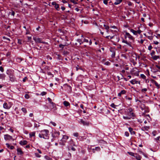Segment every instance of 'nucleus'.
Masks as SVG:
<instances>
[{"label": "nucleus", "mask_w": 160, "mask_h": 160, "mask_svg": "<svg viewBox=\"0 0 160 160\" xmlns=\"http://www.w3.org/2000/svg\"><path fill=\"white\" fill-rule=\"evenodd\" d=\"M3 107L5 109H9L11 107V106L6 102H5L3 104Z\"/></svg>", "instance_id": "10"}, {"label": "nucleus", "mask_w": 160, "mask_h": 160, "mask_svg": "<svg viewBox=\"0 0 160 160\" xmlns=\"http://www.w3.org/2000/svg\"><path fill=\"white\" fill-rule=\"evenodd\" d=\"M78 139L81 140H83L84 139V137L82 136H80L79 137Z\"/></svg>", "instance_id": "50"}, {"label": "nucleus", "mask_w": 160, "mask_h": 160, "mask_svg": "<svg viewBox=\"0 0 160 160\" xmlns=\"http://www.w3.org/2000/svg\"><path fill=\"white\" fill-rule=\"evenodd\" d=\"M22 112L24 113H26L27 112V110L26 108H22Z\"/></svg>", "instance_id": "32"}, {"label": "nucleus", "mask_w": 160, "mask_h": 160, "mask_svg": "<svg viewBox=\"0 0 160 160\" xmlns=\"http://www.w3.org/2000/svg\"><path fill=\"white\" fill-rule=\"evenodd\" d=\"M52 5H54L55 6L56 5L57 3L55 2H52Z\"/></svg>", "instance_id": "63"}, {"label": "nucleus", "mask_w": 160, "mask_h": 160, "mask_svg": "<svg viewBox=\"0 0 160 160\" xmlns=\"http://www.w3.org/2000/svg\"><path fill=\"white\" fill-rule=\"evenodd\" d=\"M33 39L37 43H41L42 42V39L41 38H39L37 37H34Z\"/></svg>", "instance_id": "7"}, {"label": "nucleus", "mask_w": 160, "mask_h": 160, "mask_svg": "<svg viewBox=\"0 0 160 160\" xmlns=\"http://www.w3.org/2000/svg\"><path fill=\"white\" fill-rule=\"evenodd\" d=\"M103 26H104V27H105V29L106 30L109 29V27L108 26H107L105 24H104Z\"/></svg>", "instance_id": "37"}, {"label": "nucleus", "mask_w": 160, "mask_h": 160, "mask_svg": "<svg viewBox=\"0 0 160 160\" xmlns=\"http://www.w3.org/2000/svg\"><path fill=\"white\" fill-rule=\"evenodd\" d=\"M152 134L153 136H155L156 135V132L155 131L153 132Z\"/></svg>", "instance_id": "62"}, {"label": "nucleus", "mask_w": 160, "mask_h": 160, "mask_svg": "<svg viewBox=\"0 0 160 160\" xmlns=\"http://www.w3.org/2000/svg\"><path fill=\"white\" fill-rule=\"evenodd\" d=\"M130 31L134 35H136L137 34V32H136V31H135L133 29H130Z\"/></svg>", "instance_id": "25"}, {"label": "nucleus", "mask_w": 160, "mask_h": 160, "mask_svg": "<svg viewBox=\"0 0 160 160\" xmlns=\"http://www.w3.org/2000/svg\"><path fill=\"white\" fill-rule=\"evenodd\" d=\"M134 157L136 158V159L137 160H141V157L137 153H135Z\"/></svg>", "instance_id": "13"}, {"label": "nucleus", "mask_w": 160, "mask_h": 160, "mask_svg": "<svg viewBox=\"0 0 160 160\" xmlns=\"http://www.w3.org/2000/svg\"><path fill=\"white\" fill-rule=\"evenodd\" d=\"M125 135L127 137H128L129 136V133L127 132H125Z\"/></svg>", "instance_id": "46"}, {"label": "nucleus", "mask_w": 160, "mask_h": 160, "mask_svg": "<svg viewBox=\"0 0 160 160\" xmlns=\"http://www.w3.org/2000/svg\"><path fill=\"white\" fill-rule=\"evenodd\" d=\"M55 8L58 11L59 10V5L58 4H57L55 6Z\"/></svg>", "instance_id": "28"}, {"label": "nucleus", "mask_w": 160, "mask_h": 160, "mask_svg": "<svg viewBox=\"0 0 160 160\" xmlns=\"http://www.w3.org/2000/svg\"><path fill=\"white\" fill-rule=\"evenodd\" d=\"M125 36L126 38H128L129 39L132 41L134 40V38L128 32H126Z\"/></svg>", "instance_id": "5"}, {"label": "nucleus", "mask_w": 160, "mask_h": 160, "mask_svg": "<svg viewBox=\"0 0 160 160\" xmlns=\"http://www.w3.org/2000/svg\"><path fill=\"white\" fill-rule=\"evenodd\" d=\"M144 110V112H143L142 113V115H144V114L146 113V112H149V111L148 110V109H147V108H145V109Z\"/></svg>", "instance_id": "31"}, {"label": "nucleus", "mask_w": 160, "mask_h": 160, "mask_svg": "<svg viewBox=\"0 0 160 160\" xmlns=\"http://www.w3.org/2000/svg\"><path fill=\"white\" fill-rule=\"evenodd\" d=\"M128 129L131 134L133 135L135 134V132L134 131H133V129L132 128L130 127L128 128Z\"/></svg>", "instance_id": "18"}, {"label": "nucleus", "mask_w": 160, "mask_h": 160, "mask_svg": "<svg viewBox=\"0 0 160 160\" xmlns=\"http://www.w3.org/2000/svg\"><path fill=\"white\" fill-rule=\"evenodd\" d=\"M34 126L35 127L37 128V127H39V125H38L36 123H35L34 124Z\"/></svg>", "instance_id": "58"}, {"label": "nucleus", "mask_w": 160, "mask_h": 160, "mask_svg": "<svg viewBox=\"0 0 160 160\" xmlns=\"http://www.w3.org/2000/svg\"><path fill=\"white\" fill-rule=\"evenodd\" d=\"M27 142L26 140H23L22 141H21L20 142V144L22 145H26L27 144Z\"/></svg>", "instance_id": "16"}, {"label": "nucleus", "mask_w": 160, "mask_h": 160, "mask_svg": "<svg viewBox=\"0 0 160 160\" xmlns=\"http://www.w3.org/2000/svg\"><path fill=\"white\" fill-rule=\"evenodd\" d=\"M25 97L26 99H28L29 98V96L28 94H26L25 95Z\"/></svg>", "instance_id": "45"}, {"label": "nucleus", "mask_w": 160, "mask_h": 160, "mask_svg": "<svg viewBox=\"0 0 160 160\" xmlns=\"http://www.w3.org/2000/svg\"><path fill=\"white\" fill-rule=\"evenodd\" d=\"M128 153L130 155L132 156H134L135 153L132 152H128Z\"/></svg>", "instance_id": "29"}, {"label": "nucleus", "mask_w": 160, "mask_h": 160, "mask_svg": "<svg viewBox=\"0 0 160 160\" xmlns=\"http://www.w3.org/2000/svg\"><path fill=\"white\" fill-rule=\"evenodd\" d=\"M147 88H145L142 89V92H145L147 91Z\"/></svg>", "instance_id": "52"}, {"label": "nucleus", "mask_w": 160, "mask_h": 160, "mask_svg": "<svg viewBox=\"0 0 160 160\" xmlns=\"http://www.w3.org/2000/svg\"><path fill=\"white\" fill-rule=\"evenodd\" d=\"M63 104L65 106L67 107L70 105V103L67 101H64L63 102Z\"/></svg>", "instance_id": "20"}, {"label": "nucleus", "mask_w": 160, "mask_h": 160, "mask_svg": "<svg viewBox=\"0 0 160 160\" xmlns=\"http://www.w3.org/2000/svg\"><path fill=\"white\" fill-rule=\"evenodd\" d=\"M48 101L50 103H51V102H53L52 101V100L51 99L49 98H48Z\"/></svg>", "instance_id": "51"}, {"label": "nucleus", "mask_w": 160, "mask_h": 160, "mask_svg": "<svg viewBox=\"0 0 160 160\" xmlns=\"http://www.w3.org/2000/svg\"><path fill=\"white\" fill-rule=\"evenodd\" d=\"M17 153L18 154L22 155L23 152L21 150V149L20 148H18L17 149Z\"/></svg>", "instance_id": "15"}, {"label": "nucleus", "mask_w": 160, "mask_h": 160, "mask_svg": "<svg viewBox=\"0 0 160 160\" xmlns=\"http://www.w3.org/2000/svg\"><path fill=\"white\" fill-rule=\"evenodd\" d=\"M132 109L131 108H129L128 109V112H132Z\"/></svg>", "instance_id": "47"}, {"label": "nucleus", "mask_w": 160, "mask_h": 160, "mask_svg": "<svg viewBox=\"0 0 160 160\" xmlns=\"http://www.w3.org/2000/svg\"><path fill=\"white\" fill-rule=\"evenodd\" d=\"M126 92V91L124 90H122L120 93L118 94V96L119 97H120L122 94H124Z\"/></svg>", "instance_id": "17"}, {"label": "nucleus", "mask_w": 160, "mask_h": 160, "mask_svg": "<svg viewBox=\"0 0 160 160\" xmlns=\"http://www.w3.org/2000/svg\"><path fill=\"white\" fill-rule=\"evenodd\" d=\"M159 56H154L152 57V58L154 60H157V59H158L159 58Z\"/></svg>", "instance_id": "26"}, {"label": "nucleus", "mask_w": 160, "mask_h": 160, "mask_svg": "<svg viewBox=\"0 0 160 160\" xmlns=\"http://www.w3.org/2000/svg\"><path fill=\"white\" fill-rule=\"evenodd\" d=\"M64 45H62V44H60L59 45V47L60 48H64Z\"/></svg>", "instance_id": "60"}, {"label": "nucleus", "mask_w": 160, "mask_h": 160, "mask_svg": "<svg viewBox=\"0 0 160 160\" xmlns=\"http://www.w3.org/2000/svg\"><path fill=\"white\" fill-rule=\"evenodd\" d=\"M123 118L125 119H129L131 118V117L128 116H123Z\"/></svg>", "instance_id": "30"}, {"label": "nucleus", "mask_w": 160, "mask_h": 160, "mask_svg": "<svg viewBox=\"0 0 160 160\" xmlns=\"http://www.w3.org/2000/svg\"><path fill=\"white\" fill-rule=\"evenodd\" d=\"M140 76L143 79H145L146 78V76L143 74H141Z\"/></svg>", "instance_id": "44"}, {"label": "nucleus", "mask_w": 160, "mask_h": 160, "mask_svg": "<svg viewBox=\"0 0 160 160\" xmlns=\"http://www.w3.org/2000/svg\"><path fill=\"white\" fill-rule=\"evenodd\" d=\"M152 82H153V83L155 84V86L158 88H159V85L158 84V83L155 81L153 80Z\"/></svg>", "instance_id": "22"}, {"label": "nucleus", "mask_w": 160, "mask_h": 160, "mask_svg": "<svg viewBox=\"0 0 160 160\" xmlns=\"http://www.w3.org/2000/svg\"><path fill=\"white\" fill-rule=\"evenodd\" d=\"M148 34L149 35L152 36V32L150 30L148 31Z\"/></svg>", "instance_id": "39"}, {"label": "nucleus", "mask_w": 160, "mask_h": 160, "mask_svg": "<svg viewBox=\"0 0 160 160\" xmlns=\"http://www.w3.org/2000/svg\"><path fill=\"white\" fill-rule=\"evenodd\" d=\"M4 138L6 140H14L12 137L8 134L5 135L4 136Z\"/></svg>", "instance_id": "8"}, {"label": "nucleus", "mask_w": 160, "mask_h": 160, "mask_svg": "<svg viewBox=\"0 0 160 160\" xmlns=\"http://www.w3.org/2000/svg\"><path fill=\"white\" fill-rule=\"evenodd\" d=\"M160 138V136H159V137H158L157 138H155L154 139L156 140H159Z\"/></svg>", "instance_id": "64"}, {"label": "nucleus", "mask_w": 160, "mask_h": 160, "mask_svg": "<svg viewBox=\"0 0 160 160\" xmlns=\"http://www.w3.org/2000/svg\"><path fill=\"white\" fill-rule=\"evenodd\" d=\"M110 106L113 108H115L116 105H115L113 103H112L111 104Z\"/></svg>", "instance_id": "41"}, {"label": "nucleus", "mask_w": 160, "mask_h": 160, "mask_svg": "<svg viewBox=\"0 0 160 160\" xmlns=\"http://www.w3.org/2000/svg\"><path fill=\"white\" fill-rule=\"evenodd\" d=\"M35 156L38 158H40L41 157V155H39V154L37 153H35Z\"/></svg>", "instance_id": "34"}, {"label": "nucleus", "mask_w": 160, "mask_h": 160, "mask_svg": "<svg viewBox=\"0 0 160 160\" xmlns=\"http://www.w3.org/2000/svg\"><path fill=\"white\" fill-rule=\"evenodd\" d=\"M148 128L149 127L147 126H144L142 127L141 129L142 130L144 131L145 130H148Z\"/></svg>", "instance_id": "27"}, {"label": "nucleus", "mask_w": 160, "mask_h": 160, "mask_svg": "<svg viewBox=\"0 0 160 160\" xmlns=\"http://www.w3.org/2000/svg\"><path fill=\"white\" fill-rule=\"evenodd\" d=\"M46 93H47L46 92H42L41 93L40 95L43 96L44 95H45L46 94Z\"/></svg>", "instance_id": "38"}, {"label": "nucleus", "mask_w": 160, "mask_h": 160, "mask_svg": "<svg viewBox=\"0 0 160 160\" xmlns=\"http://www.w3.org/2000/svg\"><path fill=\"white\" fill-rule=\"evenodd\" d=\"M28 42H30L31 41L32 38L31 37H28Z\"/></svg>", "instance_id": "55"}, {"label": "nucleus", "mask_w": 160, "mask_h": 160, "mask_svg": "<svg viewBox=\"0 0 160 160\" xmlns=\"http://www.w3.org/2000/svg\"><path fill=\"white\" fill-rule=\"evenodd\" d=\"M136 32H137V33H138L139 34H140L142 32L139 29L136 31Z\"/></svg>", "instance_id": "59"}, {"label": "nucleus", "mask_w": 160, "mask_h": 160, "mask_svg": "<svg viewBox=\"0 0 160 160\" xmlns=\"http://www.w3.org/2000/svg\"><path fill=\"white\" fill-rule=\"evenodd\" d=\"M35 132H33L30 133L29 134L30 137H34L35 136Z\"/></svg>", "instance_id": "23"}, {"label": "nucleus", "mask_w": 160, "mask_h": 160, "mask_svg": "<svg viewBox=\"0 0 160 160\" xmlns=\"http://www.w3.org/2000/svg\"><path fill=\"white\" fill-rule=\"evenodd\" d=\"M60 135V132L56 131L52 134V138L51 139V141L53 142L55 140H58V137Z\"/></svg>", "instance_id": "2"}, {"label": "nucleus", "mask_w": 160, "mask_h": 160, "mask_svg": "<svg viewBox=\"0 0 160 160\" xmlns=\"http://www.w3.org/2000/svg\"><path fill=\"white\" fill-rule=\"evenodd\" d=\"M140 108L142 110H143L145 109V105L143 104H142L140 106Z\"/></svg>", "instance_id": "24"}, {"label": "nucleus", "mask_w": 160, "mask_h": 160, "mask_svg": "<svg viewBox=\"0 0 160 160\" xmlns=\"http://www.w3.org/2000/svg\"><path fill=\"white\" fill-rule=\"evenodd\" d=\"M128 115L129 117H131V118L132 117L134 116V113L132 112H128Z\"/></svg>", "instance_id": "21"}, {"label": "nucleus", "mask_w": 160, "mask_h": 160, "mask_svg": "<svg viewBox=\"0 0 160 160\" xmlns=\"http://www.w3.org/2000/svg\"><path fill=\"white\" fill-rule=\"evenodd\" d=\"M83 42H88V40L86 38H85L84 39Z\"/></svg>", "instance_id": "57"}, {"label": "nucleus", "mask_w": 160, "mask_h": 160, "mask_svg": "<svg viewBox=\"0 0 160 160\" xmlns=\"http://www.w3.org/2000/svg\"><path fill=\"white\" fill-rule=\"evenodd\" d=\"M103 3L107 5L108 4V1H107V0H104L103 1Z\"/></svg>", "instance_id": "56"}, {"label": "nucleus", "mask_w": 160, "mask_h": 160, "mask_svg": "<svg viewBox=\"0 0 160 160\" xmlns=\"http://www.w3.org/2000/svg\"><path fill=\"white\" fill-rule=\"evenodd\" d=\"M148 38L150 40H152V36L149 35L148 36Z\"/></svg>", "instance_id": "53"}, {"label": "nucleus", "mask_w": 160, "mask_h": 160, "mask_svg": "<svg viewBox=\"0 0 160 160\" xmlns=\"http://www.w3.org/2000/svg\"><path fill=\"white\" fill-rule=\"evenodd\" d=\"M0 71H1L2 72H3L4 71V69L2 67H0Z\"/></svg>", "instance_id": "54"}, {"label": "nucleus", "mask_w": 160, "mask_h": 160, "mask_svg": "<svg viewBox=\"0 0 160 160\" xmlns=\"http://www.w3.org/2000/svg\"><path fill=\"white\" fill-rule=\"evenodd\" d=\"M38 136L40 138H43L45 139H48L49 137V131L48 130L44 129L40 131V133Z\"/></svg>", "instance_id": "1"}, {"label": "nucleus", "mask_w": 160, "mask_h": 160, "mask_svg": "<svg viewBox=\"0 0 160 160\" xmlns=\"http://www.w3.org/2000/svg\"><path fill=\"white\" fill-rule=\"evenodd\" d=\"M122 0H116L115 2L114 3V4L115 5H117L120 3L122 1Z\"/></svg>", "instance_id": "19"}, {"label": "nucleus", "mask_w": 160, "mask_h": 160, "mask_svg": "<svg viewBox=\"0 0 160 160\" xmlns=\"http://www.w3.org/2000/svg\"><path fill=\"white\" fill-rule=\"evenodd\" d=\"M139 152L140 153V154H142V155H143L145 157H147V156L143 152H142V151H139Z\"/></svg>", "instance_id": "35"}, {"label": "nucleus", "mask_w": 160, "mask_h": 160, "mask_svg": "<svg viewBox=\"0 0 160 160\" xmlns=\"http://www.w3.org/2000/svg\"><path fill=\"white\" fill-rule=\"evenodd\" d=\"M50 123L54 126H56V124L54 122L51 121L50 122Z\"/></svg>", "instance_id": "42"}, {"label": "nucleus", "mask_w": 160, "mask_h": 160, "mask_svg": "<svg viewBox=\"0 0 160 160\" xmlns=\"http://www.w3.org/2000/svg\"><path fill=\"white\" fill-rule=\"evenodd\" d=\"M68 143L69 145L68 146V150H69L71 148L72 146H74L75 144L72 139H70V140L68 142Z\"/></svg>", "instance_id": "6"}, {"label": "nucleus", "mask_w": 160, "mask_h": 160, "mask_svg": "<svg viewBox=\"0 0 160 160\" xmlns=\"http://www.w3.org/2000/svg\"><path fill=\"white\" fill-rule=\"evenodd\" d=\"M145 118H147V119L148 120H149V119H150V116L149 115H146L145 116Z\"/></svg>", "instance_id": "43"}, {"label": "nucleus", "mask_w": 160, "mask_h": 160, "mask_svg": "<svg viewBox=\"0 0 160 160\" xmlns=\"http://www.w3.org/2000/svg\"><path fill=\"white\" fill-rule=\"evenodd\" d=\"M44 158L46 160H50V158L48 156H45L44 157Z\"/></svg>", "instance_id": "40"}, {"label": "nucleus", "mask_w": 160, "mask_h": 160, "mask_svg": "<svg viewBox=\"0 0 160 160\" xmlns=\"http://www.w3.org/2000/svg\"><path fill=\"white\" fill-rule=\"evenodd\" d=\"M6 77V75L4 73H1L0 74V79L2 80H5Z\"/></svg>", "instance_id": "14"}, {"label": "nucleus", "mask_w": 160, "mask_h": 160, "mask_svg": "<svg viewBox=\"0 0 160 160\" xmlns=\"http://www.w3.org/2000/svg\"><path fill=\"white\" fill-rule=\"evenodd\" d=\"M50 107L51 108V110H52V109H53L54 110H56V106L55 104L53 102H51V103H50Z\"/></svg>", "instance_id": "11"}, {"label": "nucleus", "mask_w": 160, "mask_h": 160, "mask_svg": "<svg viewBox=\"0 0 160 160\" xmlns=\"http://www.w3.org/2000/svg\"><path fill=\"white\" fill-rule=\"evenodd\" d=\"M80 123L82 124L83 125L88 126L89 124V123L88 122H86L83 120L82 119H80L79 121Z\"/></svg>", "instance_id": "9"}, {"label": "nucleus", "mask_w": 160, "mask_h": 160, "mask_svg": "<svg viewBox=\"0 0 160 160\" xmlns=\"http://www.w3.org/2000/svg\"><path fill=\"white\" fill-rule=\"evenodd\" d=\"M105 64L107 65H110V63L108 62H106L105 63Z\"/></svg>", "instance_id": "48"}, {"label": "nucleus", "mask_w": 160, "mask_h": 160, "mask_svg": "<svg viewBox=\"0 0 160 160\" xmlns=\"http://www.w3.org/2000/svg\"><path fill=\"white\" fill-rule=\"evenodd\" d=\"M10 80L12 82H15L16 81V79L14 75L10 73L9 75Z\"/></svg>", "instance_id": "4"}, {"label": "nucleus", "mask_w": 160, "mask_h": 160, "mask_svg": "<svg viewBox=\"0 0 160 160\" xmlns=\"http://www.w3.org/2000/svg\"><path fill=\"white\" fill-rule=\"evenodd\" d=\"M68 138V137L65 135H63L62 138V139L61 140L62 142V143L60 142L59 144L62 145H65V143L66 142V140Z\"/></svg>", "instance_id": "3"}, {"label": "nucleus", "mask_w": 160, "mask_h": 160, "mask_svg": "<svg viewBox=\"0 0 160 160\" xmlns=\"http://www.w3.org/2000/svg\"><path fill=\"white\" fill-rule=\"evenodd\" d=\"M18 43L20 44H22V41L20 39L18 40Z\"/></svg>", "instance_id": "61"}, {"label": "nucleus", "mask_w": 160, "mask_h": 160, "mask_svg": "<svg viewBox=\"0 0 160 160\" xmlns=\"http://www.w3.org/2000/svg\"><path fill=\"white\" fill-rule=\"evenodd\" d=\"M73 135L75 137H78V132H75L73 133Z\"/></svg>", "instance_id": "36"}, {"label": "nucleus", "mask_w": 160, "mask_h": 160, "mask_svg": "<svg viewBox=\"0 0 160 160\" xmlns=\"http://www.w3.org/2000/svg\"><path fill=\"white\" fill-rule=\"evenodd\" d=\"M95 149L96 151H99L100 150V148L99 147H97L95 148V149H93V151H94ZM93 152H94V151H93Z\"/></svg>", "instance_id": "33"}, {"label": "nucleus", "mask_w": 160, "mask_h": 160, "mask_svg": "<svg viewBox=\"0 0 160 160\" xmlns=\"http://www.w3.org/2000/svg\"><path fill=\"white\" fill-rule=\"evenodd\" d=\"M77 41L80 44H81L82 43V42L81 41V39H77Z\"/></svg>", "instance_id": "49"}, {"label": "nucleus", "mask_w": 160, "mask_h": 160, "mask_svg": "<svg viewBox=\"0 0 160 160\" xmlns=\"http://www.w3.org/2000/svg\"><path fill=\"white\" fill-rule=\"evenodd\" d=\"M63 86L66 88L67 90H68L69 91H71L72 88L70 86L68 85L67 84H65L63 85Z\"/></svg>", "instance_id": "12"}]
</instances>
